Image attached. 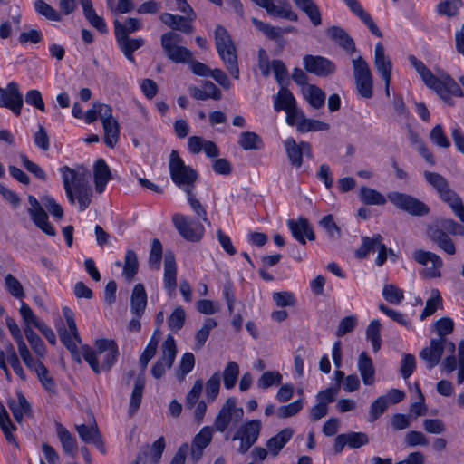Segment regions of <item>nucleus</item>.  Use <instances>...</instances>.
Segmentation results:
<instances>
[{"mask_svg":"<svg viewBox=\"0 0 464 464\" xmlns=\"http://www.w3.org/2000/svg\"><path fill=\"white\" fill-rule=\"evenodd\" d=\"M443 301L438 289H433L430 298L426 301L425 308L420 314V320L432 315L440 307H442Z\"/></svg>","mask_w":464,"mask_h":464,"instance_id":"47","label":"nucleus"},{"mask_svg":"<svg viewBox=\"0 0 464 464\" xmlns=\"http://www.w3.org/2000/svg\"><path fill=\"white\" fill-rule=\"evenodd\" d=\"M217 325L218 323L213 318L205 319L202 327L197 332L195 336L196 347L198 349L203 347L209 336L210 331L217 327Z\"/></svg>","mask_w":464,"mask_h":464,"instance_id":"51","label":"nucleus"},{"mask_svg":"<svg viewBox=\"0 0 464 464\" xmlns=\"http://www.w3.org/2000/svg\"><path fill=\"white\" fill-rule=\"evenodd\" d=\"M304 69L319 77H327L333 74L335 70V64L329 59L323 56H314L307 54L303 58Z\"/></svg>","mask_w":464,"mask_h":464,"instance_id":"20","label":"nucleus"},{"mask_svg":"<svg viewBox=\"0 0 464 464\" xmlns=\"http://www.w3.org/2000/svg\"><path fill=\"white\" fill-rule=\"evenodd\" d=\"M143 26L140 18L129 17L124 24L115 19L113 22L115 36H130V34L140 30Z\"/></svg>","mask_w":464,"mask_h":464,"instance_id":"34","label":"nucleus"},{"mask_svg":"<svg viewBox=\"0 0 464 464\" xmlns=\"http://www.w3.org/2000/svg\"><path fill=\"white\" fill-rule=\"evenodd\" d=\"M172 222L179 234L187 241L198 242L204 237L205 227L198 219L176 213L172 216Z\"/></svg>","mask_w":464,"mask_h":464,"instance_id":"9","label":"nucleus"},{"mask_svg":"<svg viewBox=\"0 0 464 464\" xmlns=\"http://www.w3.org/2000/svg\"><path fill=\"white\" fill-rule=\"evenodd\" d=\"M444 350L454 353L455 343L448 339H431L430 345L420 351V357L425 362L427 369L430 370L440 363Z\"/></svg>","mask_w":464,"mask_h":464,"instance_id":"10","label":"nucleus"},{"mask_svg":"<svg viewBox=\"0 0 464 464\" xmlns=\"http://www.w3.org/2000/svg\"><path fill=\"white\" fill-rule=\"evenodd\" d=\"M387 198L396 208L411 216L423 217L430 211L424 202L406 193L392 191L388 193Z\"/></svg>","mask_w":464,"mask_h":464,"instance_id":"8","label":"nucleus"},{"mask_svg":"<svg viewBox=\"0 0 464 464\" xmlns=\"http://www.w3.org/2000/svg\"><path fill=\"white\" fill-rule=\"evenodd\" d=\"M186 194L188 196V204L192 210L194 211V213L197 215L198 218H200L204 223H206L207 226L210 227L211 223L208 218L205 207L196 198L193 191H188Z\"/></svg>","mask_w":464,"mask_h":464,"instance_id":"55","label":"nucleus"},{"mask_svg":"<svg viewBox=\"0 0 464 464\" xmlns=\"http://www.w3.org/2000/svg\"><path fill=\"white\" fill-rule=\"evenodd\" d=\"M57 434L61 441L62 447L63 449V451L66 454L74 457L76 454L77 448L75 439L71 435L68 430L63 427L62 425H58Z\"/></svg>","mask_w":464,"mask_h":464,"instance_id":"42","label":"nucleus"},{"mask_svg":"<svg viewBox=\"0 0 464 464\" xmlns=\"http://www.w3.org/2000/svg\"><path fill=\"white\" fill-rule=\"evenodd\" d=\"M7 405L11 410L14 420L20 423L24 415L31 414V406L23 393H17V400H8Z\"/></svg>","mask_w":464,"mask_h":464,"instance_id":"31","label":"nucleus"},{"mask_svg":"<svg viewBox=\"0 0 464 464\" xmlns=\"http://www.w3.org/2000/svg\"><path fill=\"white\" fill-rule=\"evenodd\" d=\"M425 180L434 188L440 199L464 223V204L459 195L451 188L449 180L438 172L424 171Z\"/></svg>","mask_w":464,"mask_h":464,"instance_id":"3","label":"nucleus"},{"mask_svg":"<svg viewBox=\"0 0 464 464\" xmlns=\"http://www.w3.org/2000/svg\"><path fill=\"white\" fill-rule=\"evenodd\" d=\"M274 107L277 111L281 110L286 111L296 107V101L286 87H282L275 97Z\"/></svg>","mask_w":464,"mask_h":464,"instance_id":"36","label":"nucleus"},{"mask_svg":"<svg viewBox=\"0 0 464 464\" xmlns=\"http://www.w3.org/2000/svg\"><path fill=\"white\" fill-rule=\"evenodd\" d=\"M238 145L245 150H259L264 147L262 138L253 131H244L238 139Z\"/></svg>","mask_w":464,"mask_h":464,"instance_id":"39","label":"nucleus"},{"mask_svg":"<svg viewBox=\"0 0 464 464\" xmlns=\"http://www.w3.org/2000/svg\"><path fill=\"white\" fill-rule=\"evenodd\" d=\"M374 66L384 82L392 79V63L385 55L384 47L382 43H377L374 48Z\"/></svg>","mask_w":464,"mask_h":464,"instance_id":"23","label":"nucleus"},{"mask_svg":"<svg viewBox=\"0 0 464 464\" xmlns=\"http://www.w3.org/2000/svg\"><path fill=\"white\" fill-rule=\"evenodd\" d=\"M303 93L313 108L320 109L324 105L325 93L316 85H306L303 90Z\"/></svg>","mask_w":464,"mask_h":464,"instance_id":"38","label":"nucleus"},{"mask_svg":"<svg viewBox=\"0 0 464 464\" xmlns=\"http://www.w3.org/2000/svg\"><path fill=\"white\" fill-rule=\"evenodd\" d=\"M215 44L227 70L235 79H239V69L235 44L228 31L222 25L215 29Z\"/></svg>","mask_w":464,"mask_h":464,"instance_id":"5","label":"nucleus"},{"mask_svg":"<svg viewBox=\"0 0 464 464\" xmlns=\"http://www.w3.org/2000/svg\"><path fill=\"white\" fill-rule=\"evenodd\" d=\"M76 430L82 441L85 443H92L97 446H102V436L95 422H93L92 425H77Z\"/></svg>","mask_w":464,"mask_h":464,"instance_id":"35","label":"nucleus"},{"mask_svg":"<svg viewBox=\"0 0 464 464\" xmlns=\"http://www.w3.org/2000/svg\"><path fill=\"white\" fill-rule=\"evenodd\" d=\"M409 62L417 71L425 85L432 89L447 104L453 105L452 96L462 97L463 92L449 74L435 76L432 72L414 55H409Z\"/></svg>","mask_w":464,"mask_h":464,"instance_id":"1","label":"nucleus"},{"mask_svg":"<svg viewBox=\"0 0 464 464\" xmlns=\"http://www.w3.org/2000/svg\"><path fill=\"white\" fill-rule=\"evenodd\" d=\"M0 428L5 434V437L8 442H14L16 444V441L12 434L13 430H15V427L12 423L7 411L4 406L0 408Z\"/></svg>","mask_w":464,"mask_h":464,"instance_id":"53","label":"nucleus"},{"mask_svg":"<svg viewBox=\"0 0 464 464\" xmlns=\"http://www.w3.org/2000/svg\"><path fill=\"white\" fill-rule=\"evenodd\" d=\"M244 411L237 407L234 398H228L223 404L214 421V429L217 431L224 432L230 423H237L242 420Z\"/></svg>","mask_w":464,"mask_h":464,"instance_id":"11","label":"nucleus"},{"mask_svg":"<svg viewBox=\"0 0 464 464\" xmlns=\"http://www.w3.org/2000/svg\"><path fill=\"white\" fill-rule=\"evenodd\" d=\"M183 37L174 31H168L160 36V45L165 56L175 63H187L192 61L193 53L181 45Z\"/></svg>","mask_w":464,"mask_h":464,"instance_id":"7","label":"nucleus"},{"mask_svg":"<svg viewBox=\"0 0 464 464\" xmlns=\"http://www.w3.org/2000/svg\"><path fill=\"white\" fill-rule=\"evenodd\" d=\"M115 39L125 58L130 63H135L133 53L145 44V40L141 37L133 38L130 36H115Z\"/></svg>","mask_w":464,"mask_h":464,"instance_id":"25","label":"nucleus"},{"mask_svg":"<svg viewBox=\"0 0 464 464\" xmlns=\"http://www.w3.org/2000/svg\"><path fill=\"white\" fill-rule=\"evenodd\" d=\"M169 174L172 181L186 193L193 191L198 172L190 166H187L179 157L177 150H172L169 155Z\"/></svg>","mask_w":464,"mask_h":464,"instance_id":"6","label":"nucleus"},{"mask_svg":"<svg viewBox=\"0 0 464 464\" xmlns=\"http://www.w3.org/2000/svg\"><path fill=\"white\" fill-rule=\"evenodd\" d=\"M164 288L169 297H173L177 289V265L172 252L165 253L164 256Z\"/></svg>","mask_w":464,"mask_h":464,"instance_id":"21","label":"nucleus"},{"mask_svg":"<svg viewBox=\"0 0 464 464\" xmlns=\"http://www.w3.org/2000/svg\"><path fill=\"white\" fill-rule=\"evenodd\" d=\"M138 269L139 262L137 254L131 249L127 250L124 257V266L122 271L126 280L131 281L135 275L138 273Z\"/></svg>","mask_w":464,"mask_h":464,"instance_id":"44","label":"nucleus"},{"mask_svg":"<svg viewBox=\"0 0 464 464\" xmlns=\"http://www.w3.org/2000/svg\"><path fill=\"white\" fill-rule=\"evenodd\" d=\"M287 226L292 236L302 245L306 244L305 237L311 241L315 239V234L307 218L300 217L297 219H289Z\"/></svg>","mask_w":464,"mask_h":464,"instance_id":"22","label":"nucleus"},{"mask_svg":"<svg viewBox=\"0 0 464 464\" xmlns=\"http://www.w3.org/2000/svg\"><path fill=\"white\" fill-rule=\"evenodd\" d=\"M462 5V0H443L437 5L436 10L440 15L454 17L459 14Z\"/></svg>","mask_w":464,"mask_h":464,"instance_id":"45","label":"nucleus"},{"mask_svg":"<svg viewBox=\"0 0 464 464\" xmlns=\"http://www.w3.org/2000/svg\"><path fill=\"white\" fill-rule=\"evenodd\" d=\"M59 170L63 178L66 197L69 201H72V189L88 182L89 171L83 166H79L76 169L63 166Z\"/></svg>","mask_w":464,"mask_h":464,"instance_id":"14","label":"nucleus"},{"mask_svg":"<svg viewBox=\"0 0 464 464\" xmlns=\"http://www.w3.org/2000/svg\"><path fill=\"white\" fill-rule=\"evenodd\" d=\"M434 329L439 336L438 339H447L454 330V322L450 317H443L434 323Z\"/></svg>","mask_w":464,"mask_h":464,"instance_id":"62","label":"nucleus"},{"mask_svg":"<svg viewBox=\"0 0 464 464\" xmlns=\"http://www.w3.org/2000/svg\"><path fill=\"white\" fill-rule=\"evenodd\" d=\"M430 139L435 145L440 148L447 149L450 146V141L446 136L442 126L440 124H437L432 128L430 133Z\"/></svg>","mask_w":464,"mask_h":464,"instance_id":"64","label":"nucleus"},{"mask_svg":"<svg viewBox=\"0 0 464 464\" xmlns=\"http://www.w3.org/2000/svg\"><path fill=\"white\" fill-rule=\"evenodd\" d=\"M284 146L291 165L297 169L301 168L303 165L304 155L308 158H312L313 156L312 147L309 142L301 141L297 144L295 140L290 137L284 141Z\"/></svg>","mask_w":464,"mask_h":464,"instance_id":"19","label":"nucleus"},{"mask_svg":"<svg viewBox=\"0 0 464 464\" xmlns=\"http://www.w3.org/2000/svg\"><path fill=\"white\" fill-rule=\"evenodd\" d=\"M383 298L392 304H399L404 298L403 291L392 284L385 285L382 289Z\"/></svg>","mask_w":464,"mask_h":464,"instance_id":"57","label":"nucleus"},{"mask_svg":"<svg viewBox=\"0 0 464 464\" xmlns=\"http://www.w3.org/2000/svg\"><path fill=\"white\" fill-rule=\"evenodd\" d=\"M212 436L213 428L209 426L203 427L200 431L194 437L192 447L197 448V450H204L210 444Z\"/></svg>","mask_w":464,"mask_h":464,"instance_id":"54","label":"nucleus"},{"mask_svg":"<svg viewBox=\"0 0 464 464\" xmlns=\"http://www.w3.org/2000/svg\"><path fill=\"white\" fill-rule=\"evenodd\" d=\"M304 407L303 399L296 400L289 404L278 408L276 415L280 419H286L296 415Z\"/></svg>","mask_w":464,"mask_h":464,"instance_id":"61","label":"nucleus"},{"mask_svg":"<svg viewBox=\"0 0 464 464\" xmlns=\"http://www.w3.org/2000/svg\"><path fill=\"white\" fill-rule=\"evenodd\" d=\"M328 36L342 47L347 53L353 54L356 52L355 43L348 33L339 26H332L327 29Z\"/></svg>","mask_w":464,"mask_h":464,"instance_id":"26","label":"nucleus"},{"mask_svg":"<svg viewBox=\"0 0 464 464\" xmlns=\"http://www.w3.org/2000/svg\"><path fill=\"white\" fill-rule=\"evenodd\" d=\"M253 24L262 32L270 40H275L278 43H283L282 34L285 32L280 27L273 26L269 24H266L256 18H252Z\"/></svg>","mask_w":464,"mask_h":464,"instance_id":"41","label":"nucleus"},{"mask_svg":"<svg viewBox=\"0 0 464 464\" xmlns=\"http://www.w3.org/2000/svg\"><path fill=\"white\" fill-rule=\"evenodd\" d=\"M24 334L28 343H30L33 351L39 355L44 357L46 352L44 343L40 336L30 327L27 326L24 329Z\"/></svg>","mask_w":464,"mask_h":464,"instance_id":"50","label":"nucleus"},{"mask_svg":"<svg viewBox=\"0 0 464 464\" xmlns=\"http://www.w3.org/2000/svg\"><path fill=\"white\" fill-rule=\"evenodd\" d=\"M265 9L270 15L275 17L288 19L294 22L298 20V15L292 10L290 4L286 0L279 2L277 5L271 0Z\"/></svg>","mask_w":464,"mask_h":464,"instance_id":"30","label":"nucleus"},{"mask_svg":"<svg viewBox=\"0 0 464 464\" xmlns=\"http://www.w3.org/2000/svg\"><path fill=\"white\" fill-rule=\"evenodd\" d=\"M294 430L285 428L274 437L270 438L266 442V447L273 456H277L285 444L292 439Z\"/></svg>","mask_w":464,"mask_h":464,"instance_id":"33","label":"nucleus"},{"mask_svg":"<svg viewBox=\"0 0 464 464\" xmlns=\"http://www.w3.org/2000/svg\"><path fill=\"white\" fill-rule=\"evenodd\" d=\"M382 237L380 234L373 235L372 237H362V244L356 251V256L359 258H364L371 251H378V256L376 258V265L381 266L387 260V247L382 243Z\"/></svg>","mask_w":464,"mask_h":464,"instance_id":"16","label":"nucleus"},{"mask_svg":"<svg viewBox=\"0 0 464 464\" xmlns=\"http://www.w3.org/2000/svg\"><path fill=\"white\" fill-rule=\"evenodd\" d=\"M381 323L379 320H372L366 329V338L371 342L372 350L378 352L381 348Z\"/></svg>","mask_w":464,"mask_h":464,"instance_id":"49","label":"nucleus"},{"mask_svg":"<svg viewBox=\"0 0 464 464\" xmlns=\"http://www.w3.org/2000/svg\"><path fill=\"white\" fill-rule=\"evenodd\" d=\"M160 339V332L156 329L152 336L150 337L148 344L146 345L143 353L140 356V364L142 372L147 368L149 362L155 356L158 344ZM145 387V377L144 373L139 374L134 382L133 391L131 392L130 400L129 412L130 415L136 413L138 411L142 399V394Z\"/></svg>","mask_w":464,"mask_h":464,"instance_id":"4","label":"nucleus"},{"mask_svg":"<svg viewBox=\"0 0 464 464\" xmlns=\"http://www.w3.org/2000/svg\"><path fill=\"white\" fill-rule=\"evenodd\" d=\"M102 127L104 130V143L108 147L113 148L118 142L120 137V126L118 121L114 119L102 122Z\"/></svg>","mask_w":464,"mask_h":464,"instance_id":"40","label":"nucleus"},{"mask_svg":"<svg viewBox=\"0 0 464 464\" xmlns=\"http://www.w3.org/2000/svg\"><path fill=\"white\" fill-rule=\"evenodd\" d=\"M72 201L69 202L74 205L77 201L79 210L83 211L91 205L93 192L87 182L79 187L73 188L72 189Z\"/></svg>","mask_w":464,"mask_h":464,"instance_id":"28","label":"nucleus"},{"mask_svg":"<svg viewBox=\"0 0 464 464\" xmlns=\"http://www.w3.org/2000/svg\"><path fill=\"white\" fill-rule=\"evenodd\" d=\"M359 198L366 205L376 206H382L386 204L388 200V198L378 190L365 186L360 188Z\"/></svg>","mask_w":464,"mask_h":464,"instance_id":"37","label":"nucleus"},{"mask_svg":"<svg viewBox=\"0 0 464 464\" xmlns=\"http://www.w3.org/2000/svg\"><path fill=\"white\" fill-rule=\"evenodd\" d=\"M413 258L419 264L426 266L424 269V275L426 277H440V268L443 266V261L440 256L430 251L416 250L413 254Z\"/></svg>","mask_w":464,"mask_h":464,"instance_id":"18","label":"nucleus"},{"mask_svg":"<svg viewBox=\"0 0 464 464\" xmlns=\"http://www.w3.org/2000/svg\"><path fill=\"white\" fill-rule=\"evenodd\" d=\"M34 9L36 13L50 21L61 22L63 20V14L44 0H36L34 2Z\"/></svg>","mask_w":464,"mask_h":464,"instance_id":"46","label":"nucleus"},{"mask_svg":"<svg viewBox=\"0 0 464 464\" xmlns=\"http://www.w3.org/2000/svg\"><path fill=\"white\" fill-rule=\"evenodd\" d=\"M358 370L365 385L374 382L375 369L372 358L362 352L358 357Z\"/></svg>","mask_w":464,"mask_h":464,"instance_id":"32","label":"nucleus"},{"mask_svg":"<svg viewBox=\"0 0 464 464\" xmlns=\"http://www.w3.org/2000/svg\"><path fill=\"white\" fill-rule=\"evenodd\" d=\"M28 202L30 204L28 213L34 225L44 234L54 237L56 235V230L49 222L48 215L37 198L30 195L28 197Z\"/></svg>","mask_w":464,"mask_h":464,"instance_id":"17","label":"nucleus"},{"mask_svg":"<svg viewBox=\"0 0 464 464\" xmlns=\"http://www.w3.org/2000/svg\"><path fill=\"white\" fill-rule=\"evenodd\" d=\"M95 347L96 350L88 345L82 346V357L95 373L110 371L119 355L117 343L113 340L99 339L95 342Z\"/></svg>","mask_w":464,"mask_h":464,"instance_id":"2","label":"nucleus"},{"mask_svg":"<svg viewBox=\"0 0 464 464\" xmlns=\"http://www.w3.org/2000/svg\"><path fill=\"white\" fill-rule=\"evenodd\" d=\"M283 376L279 372H265L258 379L257 384L262 389H267L273 385H279L282 382Z\"/></svg>","mask_w":464,"mask_h":464,"instance_id":"60","label":"nucleus"},{"mask_svg":"<svg viewBox=\"0 0 464 464\" xmlns=\"http://www.w3.org/2000/svg\"><path fill=\"white\" fill-rule=\"evenodd\" d=\"M186 313L182 306H177L168 319V324L172 332L179 331L185 323Z\"/></svg>","mask_w":464,"mask_h":464,"instance_id":"59","label":"nucleus"},{"mask_svg":"<svg viewBox=\"0 0 464 464\" xmlns=\"http://www.w3.org/2000/svg\"><path fill=\"white\" fill-rule=\"evenodd\" d=\"M147 305V294L142 284H137L130 297V311L136 317H140Z\"/></svg>","mask_w":464,"mask_h":464,"instance_id":"29","label":"nucleus"},{"mask_svg":"<svg viewBox=\"0 0 464 464\" xmlns=\"http://www.w3.org/2000/svg\"><path fill=\"white\" fill-rule=\"evenodd\" d=\"M162 354L156 362L152 365L151 374L154 378L160 379L164 374L167 369L171 368L176 354L177 347L176 342L172 335H168L161 346Z\"/></svg>","mask_w":464,"mask_h":464,"instance_id":"13","label":"nucleus"},{"mask_svg":"<svg viewBox=\"0 0 464 464\" xmlns=\"http://www.w3.org/2000/svg\"><path fill=\"white\" fill-rule=\"evenodd\" d=\"M261 421L258 420H253L241 425L237 432L234 434L232 440H240L238 452L246 454L249 449L256 442L261 431Z\"/></svg>","mask_w":464,"mask_h":464,"instance_id":"12","label":"nucleus"},{"mask_svg":"<svg viewBox=\"0 0 464 464\" xmlns=\"http://www.w3.org/2000/svg\"><path fill=\"white\" fill-rule=\"evenodd\" d=\"M5 286L8 293L14 298L22 299L25 295L23 285L18 279L11 274H8L5 277Z\"/></svg>","mask_w":464,"mask_h":464,"instance_id":"56","label":"nucleus"},{"mask_svg":"<svg viewBox=\"0 0 464 464\" xmlns=\"http://www.w3.org/2000/svg\"><path fill=\"white\" fill-rule=\"evenodd\" d=\"M220 373L215 372L206 383V396L208 401H213L217 398L220 389Z\"/></svg>","mask_w":464,"mask_h":464,"instance_id":"63","label":"nucleus"},{"mask_svg":"<svg viewBox=\"0 0 464 464\" xmlns=\"http://www.w3.org/2000/svg\"><path fill=\"white\" fill-rule=\"evenodd\" d=\"M93 176L95 190L102 194L106 188L107 183L111 179V171L103 159H98L93 166Z\"/></svg>","mask_w":464,"mask_h":464,"instance_id":"24","label":"nucleus"},{"mask_svg":"<svg viewBox=\"0 0 464 464\" xmlns=\"http://www.w3.org/2000/svg\"><path fill=\"white\" fill-rule=\"evenodd\" d=\"M239 367L236 362H229L223 372L224 386L226 389H232L237 381Z\"/></svg>","mask_w":464,"mask_h":464,"instance_id":"52","label":"nucleus"},{"mask_svg":"<svg viewBox=\"0 0 464 464\" xmlns=\"http://www.w3.org/2000/svg\"><path fill=\"white\" fill-rule=\"evenodd\" d=\"M24 105L23 94L15 82L0 87V107L10 110L15 116H20Z\"/></svg>","mask_w":464,"mask_h":464,"instance_id":"15","label":"nucleus"},{"mask_svg":"<svg viewBox=\"0 0 464 464\" xmlns=\"http://www.w3.org/2000/svg\"><path fill=\"white\" fill-rule=\"evenodd\" d=\"M427 234L430 240L437 244V246L445 251L449 255H454L456 253V247L448 236V234L439 227H430L427 230Z\"/></svg>","mask_w":464,"mask_h":464,"instance_id":"27","label":"nucleus"},{"mask_svg":"<svg viewBox=\"0 0 464 464\" xmlns=\"http://www.w3.org/2000/svg\"><path fill=\"white\" fill-rule=\"evenodd\" d=\"M319 225L327 232L331 239H339L341 237V229L334 222V216L329 214L321 218Z\"/></svg>","mask_w":464,"mask_h":464,"instance_id":"58","label":"nucleus"},{"mask_svg":"<svg viewBox=\"0 0 464 464\" xmlns=\"http://www.w3.org/2000/svg\"><path fill=\"white\" fill-rule=\"evenodd\" d=\"M330 129V125L318 120L308 119L304 115H301L300 121L297 122V130L300 132L308 131H324Z\"/></svg>","mask_w":464,"mask_h":464,"instance_id":"43","label":"nucleus"},{"mask_svg":"<svg viewBox=\"0 0 464 464\" xmlns=\"http://www.w3.org/2000/svg\"><path fill=\"white\" fill-rule=\"evenodd\" d=\"M35 372L42 385L49 392H56V384L53 377L49 374L48 369L43 362H38L34 370Z\"/></svg>","mask_w":464,"mask_h":464,"instance_id":"48","label":"nucleus"}]
</instances>
